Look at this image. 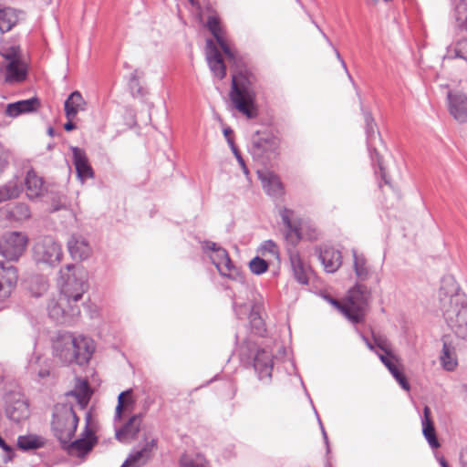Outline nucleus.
I'll return each instance as SVG.
<instances>
[{
  "label": "nucleus",
  "mask_w": 467,
  "mask_h": 467,
  "mask_svg": "<svg viewBox=\"0 0 467 467\" xmlns=\"http://www.w3.org/2000/svg\"><path fill=\"white\" fill-rule=\"evenodd\" d=\"M230 99L234 108L248 119L256 116L255 92L251 80V76L242 69L232 76V88Z\"/></svg>",
  "instance_id": "obj_1"
},
{
  "label": "nucleus",
  "mask_w": 467,
  "mask_h": 467,
  "mask_svg": "<svg viewBox=\"0 0 467 467\" xmlns=\"http://www.w3.org/2000/svg\"><path fill=\"white\" fill-rule=\"evenodd\" d=\"M370 297L368 287L356 284L349 291L345 301L329 298L330 304L335 306L348 321L358 324L364 321L366 309Z\"/></svg>",
  "instance_id": "obj_2"
},
{
  "label": "nucleus",
  "mask_w": 467,
  "mask_h": 467,
  "mask_svg": "<svg viewBox=\"0 0 467 467\" xmlns=\"http://www.w3.org/2000/svg\"><path fill=\"white\" fill-rule=\"evenodd\" d=\"M0 55L4 58L0 64V78L3 77L5 83H20L26 79L28 65L19 46L4 47Z\"/></svg>",
  "instance_id": "obj_3"
},
{
  "label": "nucleus",
  "mask_w": 467,
  "mask_h": 467,
  "mask_svg": "<svg viewBox=\"0 0 467 467\" xmlns=\"http://www.w3.org/2000/svg\"><path fill=\"white\" fill-rule=\"evenodd\" d=\"M57 285L60 293L79 302L88 289L87 275L82 267L67 265L59 270Z\"/></svg>",
  "instance_id": "obj_4"
},
{
  "label": "nucleus",
  "mask_w": 467,
  "mask_h": 467,
  "mask_svg": "<svg viewBox=\"0 0 467 467\" xmlns=\"http://www.w3.org/2000/svg\"><path fill=\"white\" fill-rule=\"evenodd\" d=\"M78 424V417L71 405L57 404L54 408L51 422L52 431L59 442L67 443L76 432Z\"/></svg>",
  "instance_id": "obj_5"
},
{
  "label": "nucleus",
  "mask_w": 467,
  "mask_h": 467,
  "mask_svg": "<svg viewBox=\"0 0 467 467\" xmlns=\"http://www.w3.org/2000/svg\"><path fill=\"white\" fill-rule=\"evenodd\" d=\"M96 426L92 419L91 412H87L85 416V427L79 435V438L75 441L62 443V448L67 451L71 456L85 457L88 454L93 447L98 442V438L95 434Z\"/></svg>",
  "instance_id": "obj_6"
},
{
  "label": "nucleus",
  "mask_w": 467,
  "mask_h": 467,
  "mask_svg": "<svg viewBox=\"0 0 467 467\" xmlns=\"http://www.w3.org/2000/svg\"><path fill=\"white\" fill-rule=\"evenodd\" d=\"M48 316L56 322L70 324L80 315L78 301L58 293L57 296L49 299L47 304Z\"/></svg>",
  "instance_id": "obj_7"
},
{
  "label": "nucleus",
  "mask_w": 467,
  "mask_h": 467,
  "mask_svg": "<svg viewBox=\"0 0 467 467\" xmlns=\"http://www.w3.org/2000/svg\"><path fill=\"white\" fill-rule=\"evenodd\" d=\"M49 340L54 350H95L96 344L92 337L84 334L68 331H54L49 334Z\"/></svg>",
  "instance_id": "obj_8"
},
{
  "label": "nucleus",
  "mask_w": 467,
  "mask_h": 467,
  "mask_svg": "<svg viewBox=\"0 0 467 467\" xmlns=\"http://www.w3.org/2000/svg\"><path fill=\"white\" fill-rule=\"evenodd\" d=\"M202 248L215 265L221 275L230 279H238L240 276L239 270L232 262L224 248L212 241H204L202 244Z\"/></svg>",
  "instance_id": "obj_9"
},
{
  "label": "nucleus",
  "mask_w": 467,
  "mask_h": 467,
  "mask_svg": "<svg viewBox=\"0 0 467 467\" xmlns=\"http://www.w3.org/2000/svg\"><path fill=\"white\" fill-rule=\"evenodd\" d=\"M33 254L37 263L55 266L62 260L63 250L61 244L53 237L44 236L34 244Z\"/></svg>",
  "instance_id": "obj_10"
},
{
  "label": "nucleus",
  "mask_w": 467,
  "mask_h": 467,
  "mask_svg": "<svg viewBox=\"0 0 467 467\" xmlns=\"http://www.w3.org/2000/svg\"><path fill=\"white\" fill-rule=\"evenodd\" d=\"M438 297L442 314L467 300L465 295L460 292L459 285L454 276L451 275H444L441 278Z\"/></svg>",
  "instance_id": "obj_11"
},
{
  "label": "nucleus",
  "mask_w": 467,
  "mask_h": 467,
  "mask_svg": "<svg viewBox=\"0 0 467 467\" xmlns=\"http://www.w3.org/2000/svg\"><path fill=\"white\" fill-rule=\"evenodd\" d=\"M28 244V236L22 232H7L0 240V253L8 260H17Z\"/></svg>",
  "instance_id": "obj_12"
},
{
  "label": "nucleus",
  "mask_w": 467,
  "mask_h": 467,
  "mask_svg": "<svg viewBox=\"0 0 467 467\" xmlns=\"http://www.w3.org/2000/svg\"><path fill=\"white\" fill-rule=\"evenodd\" d=\"M442 317L456 337L467 341V299L444 312Z\"/></svg>",
  "instance_id": "obj_13"
},
{
  "label": "nucleus",
  "mask_w": 467,
  "mask_h": 467,
  "mask_svg": "<svg viewBox=\"0 0 467 467\" xmlns=\"http://www.w3.org/2000/svg\"><path fill=\"white\" fill-rule=\"evenodd\" d=\"M5 414L9 420L16 423L27 420L30 415L27 400L21 395H10L5 407Z\"/></svg>",
  "instance_id": "obj_14"
},
{
  "label": "nucleus",
  "mask_w": 467,
  "mask_h": 467,
  "mask_svg": "<svg viewBox=\"0 0 467 467\" xmlns=\"http://www.w3.org/2000/svg\"><path fill=\"white\" fill-rule=\"evenodd\" d=\"M17 272L13 265H5L0 262V303L7 300L17 283Z\"/></svg>",
  "instance_id": "obj_15"
},
{
  "label": "nucleus",
  "mask_w": 467,
  "mask_h": 467,
  "mask_svg": "<svg viewBox=\"0 0 467 467\" xmlns=\"http://www.w3.org/2000/svg\"><path fill=\"white\" fill-rule=\"evenodd\" d=\"M156 449L157 440L155 438L145 439L143 447L130 453L121 467H142L151 459Z\"/></svg>",
  "instance_id": "obj_16"
},
{
  "label": "nucleus",
  "mask_w": 467,
  "mask_h": 467,
  "mask_svg": "<svg viewBox=\"0 0 467 467\" xmlns=\"http://www.w3.org/2000/svg\"><path fill=\"white\" fill-rule=\"evenodd\" d=\"M206 59L211 71L215 77L223 79L226 75L225 65L222 55L212 39L206 40Z\"/></svg>",
  "instance_id": "obj_17"
},
{
  "label": "nucleus",
  "mask_w": 467,
  "mask_h": 467,
  "mask_svg": "<svg viewBox=\"0 0 467 467\" xmlns=\"http://www.w3.org/2000/svg\"><path fill=\"white\" fill-rule=\"evenodd\" d=\"M448 109L455 120L460 123H467V96L462 93L449 92Z\"/></svg>",
  "instance_id": "obj_18"
},
{
  "label": "nucleus",
  "mask_w": 467,
  "mask_h": 467,
  "mask_svg": "<svg viewBox=\"0 0 467 467\" xmlns=\"http://www.w3.org/2000/svg\"><path fill=\"white\" fill-rule=\"evenodd\" d=\"M382 363L388 368L392 376L399 382L400 387L409 391L410 384L408 383L403 372L402 365L400 359L394 355V352H381L379 355Z\"/></svg>",
  "instance_id": "obj_19"
},
{
  "label": "nucleus",
  "mask_w": 467,
  "mask_h": 467,
  "mask_svg": "<svg viewBox=\"0 0 467 467\" xmlns=\"http://www.w3.org/2000/svg\"><path fill=\"white\" fill-rule=\"evenodd\" d=\"M352 254V269L356 279L358 282H365L370 279L374 274V268L369 264L364 254L359 253L357 249L351 250Z\"/></svg>",
  "instance_id": "obj_20"
},
{
  "label": "nucleus",
  "mask_w": 467,
  "mask_h": 467,
  "mask_svg": "<svg viewBox=\"0 0 467 467\" xmlns=\"http://www.w3.org/2000/svg\"><path fill=\"white\" fill-rule=\"evenodd\" d=\"M207 27L210 30V32L213 35L214 38L216 39V42L219 44V46L221 47L226 57L229 58V60L232 61L234 64H237L236 54L230 47L227 40L225 39L219 20L213 16H209L207 20Z\"/></svg>",
  "instance_id": "obj_21"
},
{
  "label": "nucleus",
  "mask_w": 467,
  "mask_h": 467,
  "mask_svg": "<svg viewBox=\"0 0 467 467\" xmlns=\"http://www.w3.org/2000/svg\"><path fill=\"white\" fill-rule=\"evenodd\" d=\"M67 250L75 260H85L91 254V247L87 239L78 234H72L67 243Z\"/></svg>",
  "instance_id": "obj_22"
},
{
  "label": "nucleus",
  "mask_w": 467,
  "mask_h": 467,
  "mask_svg": "<svg viewBox=\"0 0 467 467\" xmlns=\"http://www.w3.org/2000/svg\"><path fill=\"white\" fill-rule=\"evenodd\" d=\"M318 257L327 273L337 272L342 265L341 252L333 247L326 246L321 249Z\"/></svg>",
  "instance_id": "obj_23"
},
{
  "label": "nucleus",
  "mask_w": 467,
  "mask_h": 467,
  "mask_svg": "<svg viewBox=\"0 0 467 467\" xmlns=\"http://www.w3.org/2000/svg\"><path fill=\"white\" fill-rule=\"evenodd\" d=\"M140 416L133 415L121 428L116 429V439L123 443L131 441L138 434L140 429Z\"/></svg>",
  "instance_id": "obj_24"
},
{
  "label": "nucleus",
  "mask_w": 467,
  "mask_h": 467,
  "mask_svg": "<svg viewBox=\"0 0 467 467\" xmlns=\"http://www.w3.org/2000/svg\"><path fill=\"white\" fill-rule=\"evenodd\" d=\"M258 178L265 192L271 196H279L283 193V187L280 179L273 171L260 170L257 171Z\"/></svg>",
  "instance_id": "obj_25"
},
{
  "label": "nucleus",
  "mask_w": 467,
  "mask_h": 467,
  "mask_svg": "<svg viewBox=\"0 0 467 467\" xmlns=\"http://www.w3.org/2000/svg\"><path fill=\"white\" fill-rule=\"evenodd\" d=\"M88 102L78 90L73 91L64 103L65 115L67 119H74L78 113L87 109Z\"/></svg>",
  "instance_id": "obj_26"
},
{
  "label": "nucleus",
  "mask_w": 467,
  "mask_h": 467,
  "mask_svg": "<svg viewBox=\"0 0 467 467\" xmlns=\"http://www.w3.org/2000/svg\"><path fill=\"white\" fill-rule=\"evenodd\" d=\"M289 258L295 278L298 283L307 285L310 267L303 261L297 251H291Z\"/></svg>",
  "instance_id": "obj_27"
},
{
  "label": "nucleus",
  "mask_w": 467,
  "mask_h": 467,
  "mask_svg": "<svg viewBox=\"0 0 467 467\" xmlns=\"http://www.w3.org/2000/svg\"><path fill=\"white\" fill-rule=\"evenodd\" d=\"M73 162L77 171L78 177L83 182L93 177V171L88 164V158L83 150L78 147H72Z\"/></svg>",
  "instance_id": "obj_28"
},
{
  "label": "nucleus",
  "mask_w": 467,
  "mask_h": 467,
  "mask_svg": "<svg viewBox=\"0 0 467 467\" xmlns=\"http://www.w3.org/2000/svg\"><path fill=\"white\" fill-rule=\"evenodd\" d=\"M40 106V102L36 98L19 100L15 103L7 104L5 107V114L8 117L16 118L21 114L36 111Z\"/></svg>",
  "instance_id": "obj_29"
},
{
  "label": "nucleus",
  "mask_w": 467,
  "mask_h": 467,
  "mask_svg": "<svg viewBox=\"0 0 467 467\" xmlns=\"http://www.w3.org/2000/svg\"><path fill=\"white\" fill-rule=\"evenodd\" d=\"M431 414V409L425 406L423 408V417L421 418L422 434L431 449H438L441 447V443L437 439Z\"/></svg>",
  "instance_id": "obj_30"
},
{
  "label": "nucleus",
  "mask_w": 467,
  "mask_h": 467,
  "mask_svg": "<svg viewBox=\"0 0 467 467\" xmlns=\"http://www.w3.org/2000/svg\"><path fill=\"white\" fill-rule=\"evenodd\" d=\"M254 368L258 373L260 380L270 378L273 369L271 352H255L254 357Z\"/></svg>",
  "instance_id": "obj_31"
},
{
  "label": "nucleus",
  "mask_w": 467,
  "mask_h": 467,
  "mask_svg": "<svg viewBox=\"0 0 467 467\" xmlns=\"http://www.w3.org/2000/svg\"><path fill=\"white\" fill-rule=\"evenodd\" d=\"M26 196L36 199L41 196L45 191L44 182L34 171H28L25 179Z\"/></svg>",
  "instance_id": "obj_32"
},
{
  "label": "nucleus",
  "mask_w": 467,
  "mask_h": 467,
  "mask_svg": "<svg viewBox=\"0 0 467 467\" xmlns=\"http://www.w3.org/2000/svg\"><path fill=\"white\" fill-rule=\"evenodd\" d=\"M92 352H56V358L65 365L77 364L84 366L91 358Z\"/></svg>",
  "instance_id": "obj_33"
},
{
  "label": "nucleus",
  "mask_w": 467,
  "mask_h": 467,
  "mask_svg": "<svg viewBox=\"0 0 467 467\" xmlns=\"http://www.w3.org/2000/svg\"><path fill=\"white\" fill-rule=\"evenodd\" d=\"M22 191V184L18 180L8 181L0 186V203L18 198Z\"/></svg>",
  "instance_id": "obj_34"
},
{
  "label": "nucleus",
  "mask_w": 467,
  "mask_h": 467,
  "mask_svg": "<svg viewBox=\"0 0 467 467\" xmlns=\"http://www.w3.org/2000/svg\"><path fill=\"white\" fill-rule=\"evenodd\" d=\"M276 148L275 140L261 139L252 146V154L256 158L270 159Z\"/></svg>",
  "instance_id": "obj_35"
},
{
  "label": "nucleus",
  "mask_w": 467,
  "mask_h": 467,
  "mask_svg": "<svg viewBox=\"0 0 467 467\" xmlns=\"http://www.w3.org/2000/svg\"><path fill=\"white\" fill-rule=\"evenodd\" d=\"M45 443L44 438L34 434L21 435L17 438V447L22 451L36 450L44 447Z\"/></svg>",
  "instance_id": "obj_36"
},
{
  "label": "nucleus",
  "mask_w": 467,
  "mask_h": 467,
  "mask_svg": "<svg viewBox=\"0 0 467 467\" xmlns=\"http://www.w3.org/2000/svg\"><path fill=\"white\" fill-rule=\"evenodd\" d=\"M8 217L16 222H24L31 217L29 206L24 202H17L7 212Z\"/></svg>",
  "instance_id": "obj_37"
},
{
  "label": "nucleus",
  "mask_w": 467,
  "mask_h": 467,
  "mask_svg": "<svg viewBox=\"0 0 467 467\" xmlns=\"http://www.w3.org/2000/svg\"><path fill=\"white\" fill-rule=\"evenodd\" d=\"M18 20L16 11L12 8L0 10V31L2 33L11 30Z\"/></svg>",
  "instance_id": "obj_38"
},
{
  "label": "nucleus",
  "mask_w": 467,
  "mask_h": 467,
  "mask_svg": "<svg viewBox=\"0 0 467 467\" xmlns=\"http://www.w3.org/2000/svg\"><path fill=\"white\" fill-rule=\"evenodd\" d=\"M180 467H209L205 458L198 453H184L180 460Z\"/></svg>",
  "instance_id": "obj_39"
},
{
  "label": "nucleus",
  "mask_w": 467,
  "mask_h": 467,
  "mask_svg": "<svg viewBox=\"0 0 467 467\" xmlns=\"http://www.w3.org/2000/svg\"><path fill=\"white\" fill-rule=\"evenodd\" d=\"M363 338L369 349L377 348L379 350H390V344L388 338L379 333L372 332L371 339L366 337Z\"/></svg>",
  "instance_id": "obj_40"
},
{
  "label": "nucleus",
  "mask_w": 467,
  "mask_h": 467,
  "mask_svg": "<svg viewBox=\"0 0 467 467\" xmlns=\"http://www.w3.org/2000/svg\"><path fill=\"white\" fill-rule=\"evenodd\" d=\"M70 395L77 399L78 403L82 409L85 408L90 398L88 384L86 381L80 382L77 389L70 392Z\"/></svg>",
  "instance_id": "obj_41"
},
{
  "label": "nucleus",
  "mask_w": 467,
  "mask_h": 467,
  "mask_svg": "<svg viewBox=\"0 0 467 467\" xmlns=\"http://www.w3.org/2000/svg\"><path fill=\"white\" fill-rule=\"evenodd\" d=\"M455 7L456 26L461 30L467 31V4L465 0H459Z\"/></svg>",
  "instance_id": "obj_42"
},
{
  "label": "nucleus",
  "mask_w": 467,
  "mask_h": 467,
  "mask_svg": "<svg viewBox=\"0 0 467 467\" xmlns=\"http://www.w3.org/2000/svg\"><path fill=\"white\" fill-rule=\"evenodd\" d=\"M441 366L448 371H452L458 366L456 352H442L440 357Z\"/></svg>",
  "instance_id": "obj_43"
},
{
  "label": "nucleus",
  "mask_w": 467,
  "mask_h": 467,
  "mask_svg": "<svg viewBox=\"0 0 467 467\" xmlns=\"http://www.w3.org/2000/svg\"><path fill=\"white\" fill-rule=\"evenodd\" d=\"M249 321L253 333L263 336L265 332V327L262 317L257 313L252 312L249 316Z\"/></svg>",
  "instance_id": "obj_44"
},
{
  "label": "nucleus",
  "mask_w": 467,
  "mask_h": 467,
  "mask_svg": "<svg viewBox=\"0 0 467 467\" xmlns=\"http://www.w3.org/2000/svg\"><path fill=\"white\" fill-rule=\"evenodd\" d=\"M260 252L263 256L269 255L272 258H279L278 247L272 240L265 241L260 247Z\"/></svg>",
  "instance_id": "obj_45"
},
{
  "label": "nucleus",
  "mask_w": 467,
  "mask_h": 467,
  "mask_svg": "<svg viewBox=\"0 0 467 467\" xmlns=\"http://www.w3.org/2000/svg\"><path fill=\"white\" fill-rule=\"evenodd\" d=\"M249 268L254 275H262L268 269V264L266 260L256 256L253 258L249 263Z\"/></svg>",
  "instance_id": "obj_46"
},
{
  "label": "nucleus",
  "mask_w": 467,
  "mask_h": 467,
  "mask_svg": "<svg viewBox=\"0 0 467 467\" xmlns=\"http://www.w3.org/2000/svg\"><path fill=\"white\" fill-rule=\"evenodd\" d=\"M452 51L454 56L453 57H458L465 60L467 62V39L463 38L457 41L449 52Z\"/></svg>",
  "instance_id": "obj_47"
},
{
  "label": "nucleus",
  "mask_w": 467,
  "mask_h": 467,
  "mask_svg": "<svg viewBox=\"0 0 467 467\" xmlns=\"http://www.w3.org/2000/svg\"><path fill=\"white\" fill-rule=\"evenodd\" d=\"M131 394V390L123 391L119 395L118 398V405L116 407L115 411V420H119L121 418V413L125 406H128L130 403V398L129 397Z\"/></svg>",
  "instance_id": "obj_48"
},
{
  "label": "nucleus",
  "mask_w": 467,
  "mask_h": 467,
  "mask_svg": "<svg viewBox=\"0 0 467 467\" xmlns=\"http://www.w3.org/2000/svg\"><path fill=\"white\" fill-rule=\"evenodd\" d=\"M290 214H291V212L289 210L284 209L282 211L281 217H282L283 223L287 227V229H289L291 232L295 233V234L297 237H299V232L296 228L292 227L291 221H290Z\"/></svg>",
  "instance_id": "obj_49"
},
{
  "label": "nucleus",
  "mask_w": 467,
  "mask_h": 467,
  "mask_svg": "<svg viewBox=\"0 0 467 467\" xmlns=\"http://www.w3.org/2000/svg\"><path fill=\"white\" fill-rule=\"evenodd\" d=\"M87 311L88 312V315L90 318H96L99 315V307L95 305H86L85 306Z\"/></svg>",
  "instance_id": "obj_50"
},
{
  "label": "nucleus",
  "mask_w": 467,
  "mask_h": 467,
  "mask_svg": "<svg viewBox=\"0 0 467 467\" xmlns=\"http://www.w3.org/2000/svg\"><path fill=\"white\" fill-rule=\"evenodd\" d=\"M365 121H366V124H367V130H368V132H373V128H374V119H372L371 115L370 114H366L365 116Z\"/></svg>",
  "instance_id": "obj_51"
},
{
  "label": "nucleus",
  "mask_w": 467,
  "mask_h": 467,
  "mask_svg": "<svg viewBox=\"0 0 467 467\" xmlns=\"http://www.w3.org/2000/svg\"><path fill=\"white\" fill-rule=\"evenodd\" d=\"M138 86V70H135L130 78V87L133 90Z\"/></svg>",
  "instance_id": "obj_52"
},
{
  "label": "nucleus",
  "mask_w": 467,
  "mask_h": 467,
  "mask_svg": "<svg viewBox=\"0 0 467 467\" xmlns=\"http://www.w3.org/2000/svg\"><path fill=\"white\" fill-rule=\"evenodd\" d=\"M236 160H237L238 163L240 164V166H241V168H242V170H243L244 173L245 175H247V174L249 173V171H248V169H247V167H246V165H245V163H244V159L242 158V156H241V155H240V156H237V157H236Z\"/></svg>",
  "instance_id": "obj_53"
},
{
  "label": "nucleus",
  "mask_w": 467,
  "mask_h": 467,
  "mask_svg": "<svg viewBox=\"0 0 467 467\" xmlns=\"http://www.w3.org/2000/svg\"><path fill=\"white\" fill-rule=\"evenodd\" d=\"M228 144H229V146L231 147V150H232L233 153L234 154L235 158H236L237 156H240V155H241V154H240V152H239V150H238V149H237V148H236V146L234 145V142L233 139H228Z\"/></svg>",
  "instance_id": "obj_54"
},
{
  "label": "nucleus",
  "mask_w": 467,
  "mask_h": 467,
  "mask_svg": "<svg viewBox=\"0 0 467 467\" xmlns=\"http://www.w3.org/2000/svg\"><path fill=\"white\" fill-rule=\"evenodd\" d=\"M64 129L67 131H71L76 129V125L73 123V119H67V122L64 124Z\"/></svg>",
  "instance_id": "obj_55"
},
{
  "label": "nucleus",
  "mask_w": 467,
  "mask_h": 467,
  "mask_svg": "<svg viewBox=\"0 0 467 467\" xmlns=\"http://www.w3.org/2000/svg\"><path fill=\"white\" fill-rule=\"evenodd\" d=\"M7 164L6 160L3 157V153L0 151V174L4 171Z\"/></svg>",
  "instance_id": "obj_56"
},
{
  "label": "nucleus",
  "mask_w": 467,
  "mask_h": 467,
  "mask_svg": "<svg viewBox=\"0 0 467 467\" xmlns=\"http://www.w3.org/2000/svg\"><path fill=\"white\" fill-rule=\"evenodd\" d=\"M452 349H454V347L451 346L450 343H448L446 341V339L444 338L443 339V349L442 350L449 351V350H452Z\"/></svg>",
  "instance_id": "obj_57"
},
{
  "label": "nucleus",
  "mask_w": 467,
  "mask_h": 467,
  "mask_svg": "<svg viewBox=\"0 0 467 467\" xmlns=\"http://www.w3.org/2000/svg\"><path fill=\"white\" fill-rule=\"evenodd\" d=\"M231 133H232V130L230 128H226L223 130V134H224V137L225 139L228 140V139H232L231 138Z\"/></svg>",
  "instance_id": "obj_58"
},
{
  "label": "nucleus",
  "mask_w": 467,
  "mask_h": 467,
  "mask_svg": "<svg viewBox=\"0 0 467 467\" xmlns=\"http://www.w3.org/2000/svg\"><path fill=\"white\" fill-rule=\"evenodd\" d=\"M437 459L441 467H448L447 462L443 457H438Z\"/></svg>",
  "instance_id": "obj_59"
},
{
  "label": "nucleus",
  "mask_w": 467,
  "mask_h": 467,
  "mask_svg": "<svg viewBox=\"0 0 467 467\" xmlns=\"http://www.w3.org/2000/svg\"><path fill=\"white\" fill-rule=\"evenodd\" d=\"M337 57L338 59H340L342 66L347 70V66H346L345 62L340 58V55H339V53L337 51Z\"/></svg>",
  "instance_id": "obj_60"
},
{
  "label": "nucleus",
  "mask_w": 467,
  "mask_h": 467,
  "mask_svg": "<svg viewBox=\"0 0 467 467\" xmlns=\"http://www.w3.org/2000/svg\"><path fill=\"white\" fill-rule=\"evenodd\" d=\"M462 390L464 392V399L467 400V385L462 387Z\"/></svg>",
  "instance_id": "obj_61"
},
{
  "label": "nucleus",
  "mask_w": 467,
  "mask_h": 467,
  "mask_svg": "<svg viewBox=\"0 0 467 467\" xmlns=\"http://www.w3.org/2000/svg\"><path fill=\"white\" fill-rule=\"evenodd\" d=\"M322 432H323V436H324L325 441L327 443V433L324 431V429H322Z\"/></svg>",
  "instance_id": "obj_62"
},
{
  "label": "nucleus",
  "mask_w": 467,
  "mask_h": 467,
  "mask_svg": "<svg viewBox=\"0 0 467 467\" xmlns=\"http://www.w3.org/2000/svg\"><path fill=\"white\" fill-rule=\"evenodd\" d=\"M47 375H48V372H47V371H45V372H42V371H41V372H39V376H40V377H45V376H47Z\"/></svg>",
  "instance_id": "obj_63"
},
{
  "label": "nucleus",
  "mask_w": 467,
  "mask_h": 467,
  "mask_svg": "<svg viewBox=\"0 0 467 467\" xmlns=\"http://www.w3.org/2000/svg\"><path fill=\"white\" fill-rule=\"evenodd\" d=\"M189 2L193 5L195 4L194 0H189Z\"/></svg>",
  "instance_id": "obj_64"
}]
</instances>
